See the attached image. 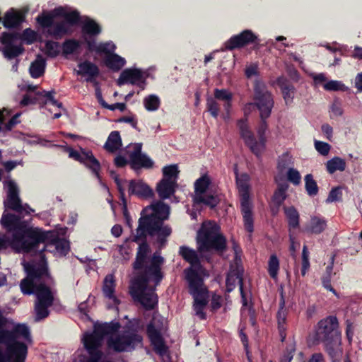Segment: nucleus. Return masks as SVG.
I'll return each mask as SVG.
<instances>
[{
  "label": "nucleus",
  "mask_w": 362,
  "mask_h": 362,
  "mask_svg": "<svg viewBox=\"0 0 362 362\" xmlns=\"http://www.w3.org/2000/svg\"><path fill=\"white\" fill-rule=\"evenodd\" d=\"M327 227V221L324 217L313 216L305 227V230L311 234L318 235L322 233Z\"/></svg>",
  "instance_id": "nucleus-31"
},
{
  "label": "nucleus",
  "mask_w": 362,
  "mask_h": 362,
  "mask_svg": "<svg viewBox=\"0 0 362 362\" xmlns=\"http://www.w3.org/2000/svg\"><path fill=\"white\" fill-rule=\"evenodd\" d=\"M60 45L57 42L47 40L45 42L46 54L48 57H56L59 53Z\"/></svg>",
  "instance_id": "nucleus-52"
},
{
  "label": "nucleus",
  "mask_w": 362,
  "mask_h": 362,
  "mask_svg": "<svg viewBox=\"0 0 362 362\" xmlns=\"http://www.w3.org/2000/svg\"><path fill=\"white\" fill-rule=\"evenodd\" d=\"M325 90L328 91H343L346 92L349 88L340 81L331 80L323 85Z\"/></svg>",
  "instance_id": "nucleus-49"
},
{
  "label": "nucleus",
  "mask_w": 362,
  "mask_h": 362,
  "mask_svg": "<svg viewBox=\"0 0 362 362\" xmlns=\"http://www.w3.org/2000/svg\"><path fill=\"white\" fill-rule=\"evenodd\" d=\"M82 32L86 35L95 36L101 33V28L94 20L87 18L83 23Z\"/></svg>",
  "instance_id": "nucleus-43"
},
{
  "label": "nucleus",
  "mask_w": 362,
  "mask_h": 362,
  "mask_svg": "<svg viewBox=\"0 0 362 362\" xmlns=\"http://www.w3.org/2000/svg\"><path fill=\"white\" fill-rule=\"evenodd\" d=\"M45 59L40 55H38L36 59L31 63L29 68L31 77L33 78H38L41 77L45 71Z\"/></svg>",
  "instance_id": "nucleus-36"
},
{
  "label": "nucleus",
  "mask_w": 362,
  "mask_h": 362,
  "mask_svg": "<svg viewBox=\"0 0 362 362\" xmlns=\"http://www.w3.org/2000/svg\"><path fill=\"white\" fill-rule=\"evenodd\" d=\"M139 235L138 228L136 229V235L133 237L132 241L135 243L141 242L136 252V259L133 263V268L134 270H141L144 268V266L148 263V254L151 252V248L147 243V237L149 234L146 233L145 238H137Z\"/></svg>",
  "instance_id": "nucleus-16"
},
{
  "label": "nucleus",
  "mask_w": 362,
  "mask_h": 362,
  "mask_svg": "<svg viewBox=\"0 0 362 362\" xmlns=\"http://www.w3.org/2000/svg\"><path fill=\"white\" fill-rule=\"evenodd\" d=\"M326 169L329 174H333L336 171H344L346 167V163L344 159L334 156L326 163Z\"/></svg>",
  "instance_id": "nucleus-40"
},
{
  "label": "nucleus",
  "mask_w": 362,
  "mask_h": 362,
  "mask_svg": "<svg viewBox=\"0 0 362 362\" xmlns=\"http://www.w3.org/2000/svg\"><path fill=\"white\" fill-rule=\"evenodd\" d=\"M195 204H204L211 209H214L220 202V199L214 194H202L194 196L193 198Z\"/></svg>",
  "instance_id": "nucleus-37"
},
{
  "label": "nucleus",
  "mask_w": 362,
  "mask_h": 362,
  "mask_svg": "<svg viewBox=\"0 0 362 362\" xmlns=\"http://www.w3.org/2000/svg\"><path fill=\"white\" fill-rule=\"evenodd\" d=\"M339 339H341V332L339 330V322L336 316L329 315L318 322L313 337L315 344L330 341L336 342Z\"/></svg>",
  "instance_id": "nucleus-10"
},
{
  "label": "nucleus",
  "mask_w": 362,
  "mask_h": 362,
  "mask_svg": "<svg viewBox=\"0 0 362 362\" xmlns=\"http://www.w3.org/2000/svg\"><path fill=\"white\" fill-rule=\"evenodd\" d=\"M156 287L146 285V280L141 278L136 282L131 283L129 293L132 298L141 303L145 310H151L157 306L158 303V297L155 292Z\"/></svg>",
  "instance_id": "nucleus-9"
},
{
  "label": "nucleus",
  "mask_w": 362,
  "mask_h": 362,
  "mask_svg": "<svg viewBox=\"0 0 362 362\" xmlns=\"http://www.w3.org/2000/svg\"><path fill=\"white\" fill-rule=\"evenodd\" d=\"M66 23L71 25L77 24L80 20V14L77 11H74L64 13V15Z\"/></svg>",
  "instance_id": "nucleus-62"
},
{
  "label": "nucleus",
  "mask_w": 362,
  "mask_h": 362,
  "mask_svg": "<svg viewBox=\"0 0 362 362\" xmlns=\"http://www.w3.org/2000/svg\"><path fill=\"white\" fill-rule=\"evenodd\" d=\"M148 74L141 69L137 68H128L124 69L118 79L117 84L122 86L124 84H131L138 86L141 90H144L146 86Z\"/></svg>",
  "instance_id": "nucleus-14"
},
{
  "label": "nucleus",
  "mask_w": 362,
  "mask_h": 362,
  "mask_svg": "<svg viewBox=\"0 0 362 362\" xmlns=\"http://www.w3.org/2000/svg\"><path fill=\"white\" fill-rule=\"evenodd\" d=\"M33 293L35 294L37 300L35 303L52 305L54 303V296L50 288L45 283H40L33 288Z\"/></svg>",
  "instance_id": "nucleus-24"
},
{
  "label": "nucleus",
  "mask_w": 362,
  "mask_h": 362,
  "mask_svg": "<svg viewBox=\"0 0 362 362\" xmlns=\"http://www.w3.org/2000/svg\"><path fill=\"white\" fill-rule=\"evenodd\" d=\"M128 192L129 196L135 195L140 198H150L153 195V190L147 184L136 180L129 181Z\"/></svg>",
  "instance_id": "nucleus-23"
},
{
  "label": "nucleus",
  "mask_w": 362,
  "mask_h": 362,
  "mask_svg": "<svg viewBox=\"0 0 362 362\" xmlns=\"http://www.w3.org/2000/svg\"><path fill=\"white\" fill-rule=\"evenodd\" d=\"M211 183V180L207 174L202 175L194 182V196L206 194Z\"/></svg>",
  "instance_id": "nucleus-41"
},
{
  "label": "nucleus",
  "mask_w": 362,
  "mask_h": 362,
  "mask_svg": "<svg viewBox=\"0 0 362 362\" xmlns=\"http://www.w3.org/2000/svg\"><path fill=\"white\" fill-rule=\"evenodd\" d=\"M287 179L294 185H298L300 183L301 176L296 169L289 168L287 172Z\"/></svg>",
  "instance_id": "nucleus-60"
},
{
  "label": "nucleus",
  "mask_w": 362,
  "mask_h": 362,
  "mask_svg": "<svg viewBox=\"0 0 362 362\" xmlns=\"http://www.w3.org/2000/svg\"><path fill=\"white\" fill-rule=\"evenodd\" d=\"M19 338L32 342L29 327L25 324H18L11 330L0 329V344L6 346L5 354L0 348V362H25L28 348Z\"/></svg>",
  "instance_id": "nucleus-4"
},
{
  "label": "nucleus",
  "mask_w": 362,
  "mask_h": 362,
  "mask_svg": "<svg viewBox=\"0 0 362 362\" xmlns=\"http://www.w3.org/2000/svg\"><path fill=\"white\" fill-rule=\"evenodd\" d=\"M206 110L214 118L216 119L219 115L220 105L214 98H208L206 100Z\"/></svg>",
  "instance_id": "nucleus-54"
},
{
  "label": "nucleus",
  "mask_w": 362,
  "mask_h": 362,
  "mask_svg": "<svg viewBox=\"0 0 362 362\" xmlns=\"http://www.w3.org/2000/svg\"><path fill=\"white\" fill-rule=\"evenodd\" d=\"M83 164L92 171V173L100 182L101 181L100 175L101 165L99 160L93 156L92 151H88L87 153H86L85 162H83Z\"/></svg>",
  "instance_id": "nucleus-34"
},
{
  "label": "nucleus",
  "mask_w": 362,
  "mask_h": 362,
  "mask_svg": "<svg viewBox=\"0 0 362 362\" xmlns=\"http://www.w3.org/2000/svg\"><path fill=\"white\" fill-rule=\"evenodd\" d=\"M310 268L309 252L306 245H304L302 251V267L301 275L305 276L307 271Z\"/></svg>",
  "instance_id": "nucleus-57"
},
{
  "label": "nucleus",
  "mask_w": 362,
  "mask_h": 362,
  "mask_svg": "<svg viewBox=\"0 0 362 362\" xmlns=\"http://www.w3.org/2000/svg\"><path fill=\"white\" fill-rule=\"evenodd\" d=\"M142 337L136 330L124 331L116 334L115 337H110L107 339V346L115 352H128L136 349L139 344H141Z\"/></svg>",
  "instance_id": "nucleus-11"
},
{
  "label": "nucleus",
  "mask_w": 362,
  "mask_h": 362,
  "mask_svg": "<svg viewBox=\"0 0 362 362\" xmlns=\"http://www.w3.org/2000/svg\"><path fill=\"white\" fill-rule=\"evenodd\" d=\"M120 327L121 324L116 321L94 325L95 333H98L103 339L106 336L112 337V335L117 333Z\"/></svg>",
  "instance_id": "nucleus-29"
},
{
  "label": "nucleus",
  "mask_w": 362,
  "mask_h": 362,
  "mask_svg": "<svg viewBox=\"0 0 362 362\" xmlns=\"http://www.w3.org/2000/svg\"><path fill=\"white\" fill-rule=\"evenodd\" d=\"M50 306H52V305L35 303V311L36 314L35 318L37 321L42 320L48 317L49 314L48 308Z\"/></svg>",
  "instance_id": "nucleus-50"
},
{
  "label": "nucleus",
  "mask_w": 362,
  "mask_h": 362,
  "mask_svg": "<svg viewBox=\"0 0 362 362\" xmlns=\"http://www.w3.org/2000/svg\"><path fill=\"white\" fill-rule=\"evenodd\" d=\"M288 187L289 186L286 182L277 184V187L272 197V203L276 206V212L279 211L280 207L286 199V192Z\"/></svg>",
  "instance_id": "nucleus-30"
},
{
  "label": "nucleus",
  "mask_w": 362,
  "mask_h": 362,
  "mask_svg": "<svg viewBox=\"0 0 362 362\" xmlns=\"http://www.w3.org/2000/svg\"><path fill=\"white\" fill-rule=\"evenodd\" d=\"M179 255L191 265L184 270L185 279L189 284V292L194 298L193 308L196 315L200 320H204L206 319V314L204 310L208 304V290L204 287L202 276L193 269L201 267L199 255L197 251L185 245L180 247Z\"/></svg>",
  "instance_id": "nucleus-3"
},
{
  "label": "nucleus",
  "mask_w": 362,
  "mask_h": 362,
  "mask_svg": "<svg viewBox=\"0 0 362 362\" xmlns=\"http://www.w3.org/2000/svg\"><path fill=\"white\" fill-rule=\"evenodd\" d=\"M25 20V15L21 11H16L13 8L8 11L4 17L3 25L6 28H16Z\"/></svg>",
  "instance_id": "nucleus-25"
},
{
  "label": "nucleus",
  "mask_w": 362,
  "mask_h": 362,
  "mask_svg": "<svg viewBox=\"0 0 362 362\" xmlns=\"http://www.w3.org/2000/svg\"><path fill=\"white\" fill-rule=\"evenodd\" d=\"M286 218L288 222V230L291 233L292 230H295L300 226V214L298 210L293 206H286L283 207ZM289 239L293 243V237L290 233Z\"/></svg>",
  "instance_id": "nucleus-26"
},
{
  "label": "nucleus",
  "mask_w": 362,
  "mask_h": 362,
  "mask_svg": "<svg viewBox=\"0 0 362 362\" xmlns=\"http://www.w3.org/2000/svg\"><path fill=\"white\" fill-rule=\"evenodd\" d=\"M144 269V270L137 274L132 282H136L138 279L144 278L146 280V285H148L149 281L152 280L155 286H158L163 278L161 268L149 264L148 266L145 265Z\"/></svg>",
  "instance_id": "nucleus-21"
},
{
  "label": "nucleus",
  "mask_w": 362,
  "mask_h": 362,
  "mask_svg": "<svg viewBox=\"0 0 362 362\" xmlns=\"http://www.w3.org/2000/svg\"><path fill=\"white\" fill-rule=\"evenodd\" d=\"M48 34L56 40L62 39L69 33V28L64 21L53 23L52 26L48 30Z\"/></svg>",
  "instance_id": "nucleus-39"
},
{
  "label": "nucleus",
  "mask_w": 362,
  "mask_h": 362,
  "mask_svg": "<svg viewBox=\"0 0 362 362\" xmlns=\"http://www.w3.org/2000/svg\"><path fill=\"white\" fill-rule=\"evenodd\" d=\"M214 99L219 100H232L233 95L226 89H218L214 90Z\"/></svg>",
  "instance_id": "nucleus-59"
},
{
  "label": "nucleus",
  "mask_w": 362,
  "mask_h": 362,
  "mask_svg": "<svg viewBox=\"0 0 362 362\" xmlns=\"http://www.w3.org/2000/svg\"><path fill=\"white\" fill-rule=\"evenodd\" d=\"M21 34L18 33H3L0 41L4 46L13 45V42L20 40Z\"/></svg>",
  "instance_id": "nucleus-53"
},
{
  "label": "nucleus",
  "mask_w": 362,
  "mask_h": 362,
  "mask_svg": "<svg viewBox=\"0 0 362 362\" xmlns=\"http://www.w3.org/2000/svg\"><path fill=\"white\" fill-rule=\"evenodd\" d=\"M37 23L45 28H50L54 23V16L50 14H42L37 18Z\"/></svg>",
  "instance_id": "nucleus-58"
},
{
  "label": "nucleus",
  "mask_w": 362,
  "mask_h": 362,
  "mask_svg": "<svg viewBox=\"0 0 362 362\" xmlns=\"http://www.w3.org/2000/svg\"><path fill=\"white\" fill-rule=\"evenodd\" d=\"M69 156L70 158H74L75 160L78 161L81 163H83V162H85V155H86V153H87V151L82 150L81 153H80L77 151H76L73 148H69Z\"/></svg>",
  "instance_id": "nucleus-64"
},
{
  "label": "nucleus",
  "mask_w": 362,
  "mask_h": 362,
  "mask_svg": "<svg viewBox=\"0 0 362 362\" xmlns=\"http://www.w3.org/2000/svg\"><path fill=\"white\" fill-rule=\"evenodd\" d=\"M115 284L114 276L112 275H107L104 279L103 291L105 297L109 299H112L116 302V298L115 293Z\"/></svg>",
  "instance_id": "nucleus-42"
},
{
  "label": "nucleus",
  "mask_w": 362,
  "mask_h": 362,
  "mask_svg": "<svg viewBox=\"0 0 362 362\" xmlns=\"http://www.w3.org/2000/svg\"><path fill=\"white\" fill-rule=\"evenodd\" d=\"M342 200V190L341 187H333L326 199V203L341 202Z\"/></svg>",
  "instance_id": "nucleus-55"
},
{
  "label": "nucleus",
  "mask_w": 362,
  "mask_h": 362,
  "mask_svg": "<svg viewBox=\"0 0 362 362\" xmlns=\"http://www.w3.org/2000/svg\"><path fill=\"white\" fill-rule=\"evenodd\" d=\"M253 99V103L245 105V112H246L247 107H255L259 112V117H270L274 101L272 94L267 90L265 86L259 84L255 86Z\"/></svg>",
  "instance_id": "nucleus-12"
},
{
  "label": "nucleus",
  "mask_w": 362,
  "mask_h": 362,
  "mask_svg": "<svg viewBox=\"0 0 362 362\" xmlns=\"http://www.w3.org/2000/svg\"><path fill=\"white\" fill-rule=\"evenodd\" d=\"M305 189L310 197H315L319 192V187L317 182L314 180L312 174H307L304 177Z\"/></svg>",
  "instance_id": "nucleus-45"
},
{
  "label": "nucleus",
  "mask_w": 362,
  "mask_h": 362,
  "mask_svg": "<svg viewBox=\"0 0 362 362\" xmlns=\"http://www.w3.org/2000/svg\"><path fill=\"white\" fill-rule=\"evenodd\" d=\"M0 223L8 233H11L10 245L18 252L37 251L39 242L42 241L47 235L39 228L29 226L21 216L13 214L4 213Z\"/></svg>",
  "instance_id": "nucleus-1"
},
{
  "label": "nucleus",
  "mask_w": 362,
  "mask_h": 362,
  "mask_svg": "<svg viewBox=\"0 0 362 362\" xmlns=\"http://www.w3.org/2000/svg\"><path fill=\"white\" fill-rule=\"evenodd\" d=\"M6 184L8 188V194L7 200L4 202L5 206L18 214H23L25 209L19 197L18 188L16 182L13 180H8Z\"/></svg>",
  "instance_id": "nucleus-19"
},
{
  "label": "nucleus",
  "mask_w": 362,
  "mask_h": 362,
  "mask_svg": "<svg viewBox=\"0 0 362 362\" xmlns=\"http://www.w3.org/2000/svg\"><path fill=\"white\" fill-rule=\"evenodd\" d=\"M324 344L325 349L330 357L332 362H341L342 356V349L340 348L341 339L336 342L334 341L325 342Z\"/></svg>",
  "instance_id": "nucleus-32"
},
{
  "label": "nucleus",
  "mask_w": 362,
  "mask_h": 362,
  "mask_svg": "<svg viewBox=\"0 0 362 362\" xmlns=\"http://www.w3.org/2000/svg\"><path fill=\"white\" fill-rule=\"evenodd\" d=\"M40 231L47 233L42 241L39 242L38 250L35 252L42 253L45 251H56L62 255H66L69 251V242L64 238H60L53 231H46L40 228Z\"/></svg>",
  "instance_id": "nucleus-13"
},
{
  "label": "nucleus",
  "mask_w": 362,
  "mask_h": 362,
  "mask_svg": "<svg viewBox=\"0 0 362 362\" xmlns=\"http://www.w3.org/2000/svg\"><path fill=\"white\" fill-rule=\"evenodd\" d=\"M276 83L281 90L286 104L292 103L296 90L293 85L284 76L278 77Z\"/></svg>",
  "instance_id": "nucleus-28"
},
{
  "label": "nucleus",
  "mask_w": 362,
  "mask_h": 362,
  "mask_svg": "<svg viewBox=\"0 0 362 362\" xmlns=\"http://www.w3.org/2000/svg\"><path fill=\"white\" fill-rule=\"evenodd\" d=\"M197 252L202 256L208 252H214L221 255L226 251L227 240L219 233V228L216 225H202L196 237Z\"/></svg>",
  "instance_id": "nucleus-5"
},
{
  "label": "nucleus",
  "mask_w": 362,
  "mask_h": 362,
  "mask_svg": "<svg viewBox=\"0 0 362 362\" xmlns=\"http://www.w3.org/2000/svg\"><path fill=\"white\" fill-rule=\"evenodd\" d=\"M131 168L138 170L141 168L149 169L153 166V161L146 154H142L129 160Z\"/></svg>",
  "instance_id": "nucleus-35"
},
{
  "label": "nucleus",
  "mask_w": 362,
  "mask_h": 362,
  "mask_svg": "<svg viewBox=\"0 0 362 362\" xmlns=\"http://www.w3.org/2000/svg\"><path fill=\"white\" fill-rule=\"evenodd\" d=\"M24 269L27 276L21 280L20 287L22 293L25 295L33 294V288L40 283H45L42 281L45 278L50 277L47 262L44 256L41 257L38 262L25 263Z\"/></svg>",
  "instance_id": "nucleus-7"
},
{
  "label": "nucleus",
  "mask_w": 362,
  "mask_h": 362,
  "mask_svg": "<svg viewBox=\"0 0 362 362\" xmlns=\"http://www.w3.org/2000/svg\"><path fill=\"white\" fill-rule=\"evenodd\" d=\"M177 187L175 180H169L167 178H163L157 185L156 191L161 199H168L173 195Z\"/></svg>",
  "instance_id": "nucleus-27"
},
{
  "label": "nucleus",
  "mask_w": 362,
  "mask_h": 362,
  "mask_svg": "<svg viewBox=\"0 0 362 362\" xmlns=\"http://www.w3.org/2000/svg\"><path fill=\"white\" fill-rule=\"evenodd\" d=\"M103 339L98 334L95 333V329L91 333H86L83 338L84 348L89 354L86 362H99L103 356V352L99 349Z\"/></svg>",
  "instance_id": "nucleus-15"
},
{
  "label": "nucleus",
  "mask_w": 362,
  "mask_h": 362,
  "mask_svg": "<svg viewBox=\"0 0 362 362\" xmlns=\"http://www.w3.org/2000/svg\"><path fill=\"white\" fill-rule=\"evenodd\" d=\"M20 39L25 41L26 44L31 45L37 40V33L30 28H26L21 34Z\"/></svg>",
  "instance_id": "nucleus-56"
},
{
  "label": "nucleus",
  "mask_w": 362,
  "mask_h": 362,
  "mask_svg": "<svg viewBox=\"0 0 362 362\" xmlns=\"http://www.w3.org/2000/svg\"><path fill=\"white\" fill-rule=\"evenodd\" d=\"M1 51L5 58L12 59L22 54L25 49L22 45H15L13 44L4 46Z\"/></svg>",
  "instance_id": "nucleus-44"
},
{
  "label": "nucleus",
  "mask_w": 362,
  "mask_h": 362,
  "mask_svg": "<svg viewBox=\"0 0 362 362\" xmlns=\"http://www.w3.org/2000/svg\"><path fill=\"white\" fill-rule=\"evenodd\" d=\"M180 171L176 165H170L163 168V178H167L169 180H175L177 178Z\"/></svg>",
  "instance_id": "nucleus-51"
},
{
  "label": "nucleus",
  "mask_w": 362,
  "mask_h": 362,
  "mask_svg": "<svg viewBox=\"0 0 362 362\" xmlns=\"http://www.w3.org/2000/svg\"><path fill=\"white\" fill-rule=\"evenodd\" d=\"M122 146L120 134L118 131H112L109 134L103 148L109 153H115Z\"/></svg>",
  "instance_id": "nucleus-33"
},
{
  "label": "nucleus",
  "mask_w": 362,
  "mask_h": 362,
  "mask_svg": "<svg viewBox=\"0 0 362 362\" xmlns=\"http://www.w3.org/2000/svg\"><path fill=\"white\" fill-rule=\"evenodd\" d=\"M144 105L148 111H156L160 107V100L157 95H149L144 99Z\"/></svg>",
  "instance_id": "nucleus-48"
},
{
  "label": "nucleus",
  "mask_w": 362,
  "mask_h": 362,
  "mask_svg": "<svg viewBox=\"0 0 362 362\" xmlns=\"http://www.w3.org/2000/svg\"><path fill=\"white\" fill-rule=\"evenodd\" d=\"M315 147L316 150L322 156H327L330 150V146L329 144L320 141H315Z\"/></svg>",
  "instance_id": "nucleus-63"
},
{
  "label": "nucleus",
  "mask_w": 362,
  "mask_h": 362,
  "mask_svg": "<svg viewBox=\"0 0 362 362\" xmlns=\"http://www.w3.org/2000/svg\"><path fill=\"white\" fill-rule=\"evenodd\" d=\"M232 274L238 280L239 290L240 293L241 303L243 307L249 308L250 303L248 301V296L244 290L243 269H240L238 267H237L236 269L232 272Z\"/></svg>",
  "instance_id": "nucleus-38"
},
{
  "label": "nucleus",
  "mask_w": 362,
  "mask_h": 362,
  "mask_svg": "<svg viewBox=\"0 0 362 362\" xmlns=\"http://www.w3.org/2000/svg\"><path fill=\"white\" fill-rule=\"evenodd\" d=\"M169 215L170 206L162 201H157L144 208L138 221L139 235L137 238H145L147 233L150 237H156L159 246L163 247L172 233L171 227L164 224Z\"/></svg>",
  "instance_id": "nucleus-2"
},
{
  "label": "nucleus",
  "mask_w": 362,
  "mask_h": 362,
  "mask_svg": "<svg viewBox=\"0 0 362 362\" xmlns=\"http://www.w3.org/2000/svg\"><path fill=\"white\" fill-rule=\"evenodd\" d=\"M146 334L156 353L164 355L168 350L160 331L156 327L153 321H151L146 327Z\"/></svg>",
  "instance_id": "nucleus-18"
},
{
  "label": "nucleus",
  "mask_w": 362,
  "mask_h": 362,
  "mask_svg": "<svg viewBox=\"0 0 362 362\" xmlns=\"http://www.w3.org/2000/svg\"><path fill=\"white\" fill-rule=\"evenodd\" d=\"M108 45V43L99 45L97 47V52L105 54V65L112 71H118L125 65L126 60L115 53H111L107 48Z\"/></svg>",
  "instance_id": "nucleus-20"
},
{
  "label": "nucleus",
  "mask_w": 362,
  "mask_h": 362,
  "mask_svg": "<svg viewBox=\"0 0 362 362\" xmlns=\"http://www.w3.org/2000/svg\"><path fill=\"white\" fill-rule=\"evenodd\" d=\"M79 68L76 71V74L78 76L87 75L86 81L88 83H93V85H98L97 77L100 74V70L98 66L89 61H84L78 64Z\"/></svg>",
  "instance_id": "nucleus-22"
},
{
  "label": "nucleus",
  "mask_w": 362,
  "mask_h": 362,
  "mask_svg": "<svg viewBox=\"0 0 362 362\" xmlns=\"http://www.w3.org/2000/svg\"><path fill=\"white\" fill-rule=\"evenodd\" d=\"M257 37L250 30H245L238 35H233L224 43V49L232 51L256 42Z\"/></svg>",
  "instance_id": "nucleus-17"
},
{
  "label": "nucleus",
  "mask_w": 362,
  "mask_h": 362,
  "mask_svg": "<svg viewBox=\"0 0 362 362\" xmlns=\"http://www.w3.org/2000/svg\"><path fill=\"white\" fill-rule=\"evenodd\" d=\"M250 177L247 173L236 176V185L240 201V211L243 215L244 228L249 233L254 231V217L252 204L250 199Z\"/></svg>",
  "instance_id": "nucleus-8"
},
{
  "label": "nucleus",
  "mask_w": 362,
  "mask_h": 362,
  "mask_svg": "<svg viewBox=\"0 0 362 362\" xmlns=\"http://www.w3.org/2000/svg\"><path fill=\"white\" fill-rule=\"evenodd\" d=\"M280 268L279 259L275 254L270 255L268 261V274L273 279H276Z\"/></svg>",
  "instance_id": "nucleus-46"
},
{
  "label": "nucleus",
  "mask_w": 362,
  "mask_h": 362,
  "mask_svg": "<svg viewBox=\"0 0 362 362\" xmlns=\"http://www.w3.org/2000/svg\"><path fill=\"white\" fill-rule=\"evenodd\" d=\"M260 118V122L257 127L258 140L255 136L253 132L250 130L248 124L247 118L240 119L238 120L237 126L240 130L241 138L244 140L245 145L256 156H261L262 151L265 148L266 137L265 133L268 129V123L267 119L268 118Z\"/></svg>",
  "instance_id": "nucleus-6"
},
{
  "label": "nucleus",
  "mask_w": 362,
  "mask_h": 362,
  "mask_svg": "<svg viewBox=\"0 0 362 362\" xmlns=\"http://www.w3.org/2000/svg\"><path fill=\"white\" fill-rule=\"evenodd\" d=\"M332 275L324 274L321 278L322 286L327 291H331L336 296H338L337 291L332 286L331 280Z\"/></svg>",
  "instance_id": "nucleus-61"
},
{
  "label": "nucleus",
  "mask_w": 362,
  "mask_h": 362,
  "mask_svg": "<svg viewBox=\"0 0 362 362\" xmlns=\"http://www.w3.org/2000/svg\"><path fill=\"white\" fill-rule=\"evenodd\" d=\"M62 47L64 55L71 54L81 47V42L75 39H67L62 43Z\"/></svg>",
  "instance_id": "nucleus-47"
}]
</instances>
